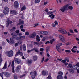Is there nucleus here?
Masks as SVG:
<instances>
[{
  "instance_id": "f257e3e1",
  "label": "nucleus",
  "mask_w": 79,
  "mask_h": 79,
  "mask_svg": "<svg viewBox=\"0 0 79 79\" xmlns=\"http://www.w3.org/2000/svg\"><path fill=\"white\" fill-rule=\"evenodd\" d=\"M58 31L60 33L63 34H66L67 33V31L64 30V29L62 28H59L58 29Z\"/></svg>"
},
{
  "instance_id": "f03ea898",
  "label": "nucleus",
  "mask_w": 79,
  "mask_h": 79,
  "mask_svg": "<svg viewBox=\"0 0 79 79\" xmlns=\"http://www.w3.org/2000/svg\"><path fill=\"white\" fill-rule=\"evenodd\" d=\"M30 74L31 76L32 79H34L35 78V77L37 75V72L36 71H35L34 72H31L30 73Z\"/></svg>"
},
{
  "instance_id": "7ed1b4c3",
  "label": "nucleus",
  "mask_w": 79,
  "mask_h": 79,
  "mask_svg": "<svg viewBox=\"0 0 79 79\" xmlns=\"http://www.w3.org/2000/svg\"><path fill=\"white\" fill-rule=\"evenodd\" d=\"M7 54L8 56L9 57H11V56H13V51L11 50L8 51L7 52Z\"/></svg>"
},
{
  "instance_id": "20e7f679",
  "label": "nucleus",
  "mask_w": 79,
  "mask_h": 79,
  "mask_svg": "<svg viewBox=\"0 0 79 79\" xmlns=\"http://www.w3.org/2000/svg\"><path fill=\"white\" fill-rule=\"evenodd\" d=\"M63 45V44L62 43H59L56 46V48L57 50L58 51V52L60 53L61 52V51H60V47H61V45Z\"/></svg>"
},
{
  "instance_id": "39448f33",
  "label": "nucleus",
  "mask_w": 79,
  "mask_h": 79,
  "mask_svg": "<svg viewBox=\"0 0 79 79\" xmlns=\"http://www.w3.org/2000/svg\"><path fill=\"white\" fill-rule=\"evenodd\" d=\"M15 62L17 64H20L21 63V60L19 59L16 58L15 59Z\"/></svg>"
},
{
  "instance_id": "423d86ee",
  "label": "nucleus",
  "mask_w": 79,
  "mask_h": 79,
  "mask_svg": "<svg viewBox=\"0 0 79 79\" xmlns=\"http://www.w3.org/2000/svg\"><path fill=\"white\" fill-rule=\"evenodd\" d=\"M59 37L60 40L63 42H65V39L63 36L61 35H59Z\"/></svg>"
},
{
  "instance_id": "0eeeda50",
  "label": "nucleus",
  "mask_w": 79,
  "mask_h": 79,
  "mask_svg": "<svg viewBox=\"0 0 79 79\" xmlns=\"http://www.w3.org/2000/svg\"><path fill=\"white\" fill-rule=\"evenodd\" d=\"M18 2L17 1H15L14 2V6L15 8H18Z\"/></svg>"
},
{
  "instance_id": "6e6552de",
  "label": "nucleus",
  "mask_w": 79,
  "mask_h": 79,
  "mask_svg": "<svg viewBox=\"0 0 79 79\" xmlns=\"http://www.w3.org/2000/svg\"><path fill=\"white\" fill-rule=\"evenodd\" d=\"M19 54L20 55H21V56H23V53L22 52H21V51H20V50H19L16 53L15 56V58L16 57V56H18V55Z\"/></svg>"
},
{
  "instance_id": "1a4fd4ad",
  "label": "nucleus",
  "mask_w": 79,
  "mask_h": 79,
  "mask_svg": "<svg viewBox=\"0 0 79 79\" xmlns=\"http://www.w3.org/2000/svg\"><path fill=\"white\" fill-rule=\"evenodd\" d=\"M68 6H69V4H67L65 6L62 7V8L60 9V10H67V7H68Z\"/></svg>"
},
{
  "instance_id": "9d476101",
  "label": "nucleus",
  "mask_w": 79,
  "mask_h": 79,
  "mask_svg": "<svg viewBox=\"0 0 79 79\" xmlns=\"http://www.w3.org/2000/svg\"><path fill=\"white\" fill-rule=\"evenodd\" d=\"M40 33L43 35H48V34H49V32L48 31H40Z\"/></svg>"
},
{
  "instance_id": "9b49d317",
  "label": "nucleus",
  "mask_w": 79,
  "mask_h": 79,
  "mask_svg": "<svg viewBox=\"0 0 79 79\" xmlns=\"http://www.w3.org/2000/svg\"><path fill=\"white\" fill-rule=\"evenodd\" d=\"M35 36H36V33L34 32L32 34L30 35L29 37L30 38H34Z\"/></svg>"
},
{
  "instance_id": "f8f14e48",
  "label": "nucleus",
  "mask_w": 79,
  "mask_h": 79,
  "mask_svg": "<svg viewBox=\"0 0 79 79\" xmlns=\"http://www.w3.org/2000/svg\"><path fill=\"white\" fill-rule=\"evenodd\" d=\"M12 23H13V22L10 21L9 20H7L6 22V27H8L9 24H12Z\"/></svg>"
},
{
  "instance_id": "ddd939ff",
  "label": "nucleus",
  "mask_w": 79,
  "mask_h": 79,
  "mask_svg": "<svg viewBox=\"0 0 79 79\" xmlns=\"http://www.w3.org/2000/svg\"><path fill=\"white\" fill-rule=\"evenodd\" d=\"M11 66L12 67V71L13 73H14L15 72V69H14V68H15V67L14 66V61H13L12 62Z\"/></svg>"
},
{
  "instance_id": "4468645a",
  "label": "nucleus",
  "mask_w": 79,
  "mask_h": 79,
  "mask_svg": "<svg viewBox=\"0 0 79 79\" xmlns=\"http://www.w3.org/2000/svg\"><path fill=\"white\" fill-rule=\"evenodd\" d=\"M7 68V62L6 61L5 63L4 64V65L3 67L2 68V69H6Z\"/></svg>"
},
{
  "instance_id": "2eb2a0df",
  "label": "nucleus",
  "mask_w": 79,
  "mask_h": 79,
  "mask_svg": "<svg viewBox=\"0 0 79 79\" xmlns=\"http://www.w3.org/2000/svg\"><path fill=\"white\" fill-rule=\"evenodd\" d=\"M42 73L43 76H45L46 74H48V72L47 71H43L42 72Z\"/></svg>"
},
{
  "instance_id": "dca6fc26",
  "label": "nucleus",
  "mask_w": 79,
  "mask_h": 79,
  "mask_svg": "<svg viewBox=\"0 0 79 79\" xmlns=\"http://www.w3.org/2000/svg\"><path fill=\"white\" fill-rule=\"evenodd\" d=\"M25 39V36H20V41H22L23 40Z\"/></svg>"
},
{
  "instance_id": "f3484780",
  "label": "nucleus",
  "mask_w": 79,
  "mask_h": 79,
  "mask_svg": "<svg viewBox=\"0 0 79 79\" xmlns=\"http://www.w3.org/2000/svg\"><path fill=\"white\" fill-rule=\"evenodd\" d=\"M10 73L8 72H5L4 73V75L6 77H9L10 76Z\"/></svg>"
},
{
  "instance_id": "a211bd4d",
  "label": "nucleus",
  "mask_w": 79,
  "mask_h": 79,
  "mask_svg": "<svg viewBox=\"0 0 79 79\" xmlns=\"http://www.w3.org/2000/svg\"><path fill=\"white\" fill-rule=\"evenodd\" d=\"M19 24H24V21L21 20H19Z\"/></svg>"
},
{
  "instance_id": "6ab92c4d",
  "label": "nucleus",
  "mask_w": 79,
  "mask_h": 79,
  "mask_svg": "<svg viewBox=\"0 0 79 79\" xmlns=\"http://www.w3.org/2000/svg\"><path fill=\"white\" fill-rule=\"evenodd\" d=\"M57 79H63V76L61 75H59L57 76Z\"/></svg>"
},
{
  "instance_id": "aec40b11",
  "label": "nucleus",
  "mask_w": 79,
  "mask_h": 79,
  "mask_svg": "<svg viewBox=\"0 0 79 79\" xmlns=\"http://www.w3.org/2000/svg\"><path fill=\"white\" fill-rule=\"evenodd\" d=\"M10 13L13 14L14 13L15 15H16L17 14V12L16 11L14 10H10Z\"/></svg>"
},
{
  "instance_id": "412c9836",
  "label": "nucleus",
  "mask_w": 79,
  "mask_h": 79,
  "mask_svg": "<svg viewBox=\"0 0 79 79\" xmlns=\"http://www.w3.org/2000/svg\"><path fill=\"white\" fill-rule=\"evenodd\" d=\"M20 68H21V66L19 65L16 68L15 71H19V70H20Z\"/></svg>"
},
{
  "instance_id": "4be33fe9",
  "label": "nucleus",
  "mask_w": 79,
  "mask_h": 79,
  "mask_svg": "<svg viewBox=\"0 0 79 79\" xmlns=\"http://www.w3.org/2000/svg\"><path fill=\"white\" fill-rule=\"evenodd\" d=\"M9 12V10H4L3 11V13L4 15H7L8 12Z\"/></svg>"
},
{
  "instance_id": "5701e85b",
  "label": "nucleus",
  "mask_w": 79,
  "mask_h": 79,
  "mask_svg": "<svg viewBox=\"0 0 79 79\" xmlns=\"http://www.w3.org/2000/svg\"><path fill=\"white\" fill-rule=\"evenodd\" d=\"M49 17H51V19H53L55 18V15H53V14H51L49 16Z\"/></svg>"
},
{
  "instance_id": "b1692460",
  "label": "nucleus",
  "mask_w": 79,
  "mask_h": 79,
  "mask_svg": "<svg viewBox=\"0 0 79 79\" xmlns=\"http://www.w3.org/2000/svg\"><path fill=\"white\" fill-rule=\"evenodd\" d=\"M40 40V37L39 35L36 36V41L37 42H39Z\"/></svg>"
},
{
  "instance_id": "393cba45",
  "label": "nucleus",
  "mask_w": 79,
  "mask_h": 79,
  "mask_svg": "<svg viewBox=\"0 0 79 79\" xmlns=\"http://www.w3.org/2000/svg\"><path fill=\"white\" fill-rule=\"evenodd\" d=\"M33 60L34 61H36V60H37V56H33Z\"/></svg>"
},
{
  "instance_id": "a878e982",
  "label": "nucleus",
  "mask_w": 79,
  "mask_h": 79,
  "mask_svg": "<svg viewBox=\"0 0 79 79\" xmlns=\"http://www.w3.org/2000/svg\"><path fill=\"white\" fill-rule=\"evenodd\" d=\"M23 50L24 51H26V45L24 44H23Z\"/></svg>"
},
{
  "instance_id": "bb28decb",
  "label": "nucleus",
  "mask_w": 79,
  "mask_h": 79,
  "mask_svg": "<svg viewBox=\"0 0 79 79\" xmlns=\"http://www.w3.org/2000/svg\"><path fill=\"white\" fill-rule=\"evenodd\" d=\"M27 62L28 64H31L32 63V60H27Z\"/></svg>"
},
{
  "instance_id": "cd10ccee",
  "label": "nucleus",
  "mask_w": 79,
  "mask_h": 79,
  "mask_svg": "<svg viewBox=\"0 0 79 79\" xmlns=\"http://www.w3.org/2000/svg\"><path fill=\"white\" fill-rule=\"evenodd\" d=\"M47 39H48V37H44L42 39V41H44L45 40H46Z\"/></svg>"
},
{
  "instance_id": "c85d7f7f",
  "label": "nucleus",
  "mask_w": 79,
  "mask_h": 79,
  "mask_svg": "<svg viewBox=\"0 0 79 79\" xmlns=\"http://www.w3.org/2000/svg\"><path fill=\"white\" fill-rule=\"evenodd\" d=\"M73 67L74 69H77V68H78V67L75 65H73Z\"/></svg>"
},
{
  "instance_id": "c756f323",
  "label": "nucleus",
  "mask_w": 79,
  "mask_h": 79,
  "mask_svg": "<svg viewBox=\"0 0 79 79\" xmlns=\"http://www.w3.org/2000/svg\"><path fill=\"white\" fill-rule=\"evenodd\" d=\"M58 74L59 75L62 76V75H63V73L62 72L60 71L58 73Z\"/></svg>"
},
{
  "instance_id": "7c9ffc66",
  "label": "nucleus",
  "mask_w": 79,
  "mask_h": 79,
  "mask_svg": "<svg viewBox=\"0 0 79 79\" xmlns=\"http://www.w3.org/2000/svg\"><path fill=\"white\" fill-rule=\"evenodd\" d=\"M10 42L11 44H13L14 43V40L12 39V38H10Z\"/></svg>"
},
{
  "instance_id": "2f4dec72",
  "label": "nucleus",
  "mask_w": 79,
  "mask_h": 79,
  "mask_svg": "<svg viewBox=\"0 0 79 79\" xmlns=\"http://www.w3.org/2000/svg\"><path fill=\"white\" fill-rule=\"evenodd\" d=\"M34 44L35 45H40V43L39 42H34Z\"/></svg>"
},
{
  "instance_id": "473e14b6",
  "label": "nucleus",
  "mask_w": 79,
  "mask_h": 79,
  "mask_svg": "<svg viewBox=\"0 0 79 79\" xmlns=\"http://www.w3.org/2000/svg\"><path fill=\"white\" fill-rule=\"evenodd\" d=\"M35 3H38L40 2V0H35Z\"/></svg>"
},
{
  "instance_id": "72a5a7b5",
  "label": "nucleus",
  "mask_w": 79,
  "mask_h": 79,
  "mask_svg": "<svg viewBox=\"0 0 79 79\" xmlns=\"http://www.w3.org/2000/svg\"><path fill=\"white\" fill-rule=\"evenodd\" d=\"M26 10V6H23L21 9V10Z\"/></svg>"
},
{
  "instance_id": "f704fd0d",
  "label": "nucleus",
  "mask_w": 79,
  "mask_h": 79,
  "mask_svg": "<svg viewBox=\"0 0 79 79\" xmlns=\"http://www.w3.org/2000/svg\"><path fill=\"white\" fill-rule=\"evenodd\" d=\"M50 49V47H47L46 48V52H49Z\"/></svg>"
},
{
  "instance_id": "c9c22d12",
  "label": "nucleus",
  "mask_w": 79,
  "mask_h": 79,
  "mask_svg": "<svg viewBox=\"0 0 79 79\" xmlns=\"http://www.w3.org/2000/svg\"><path fill=\"white\" fill-rule=\"evenodd\" d=\"M15 29L16 28H15V27H14L12 29L10 30V31L11 32H13V31H15Z\"/></svg>"
},
{
  "instance_id": "e433bc0d",
  "label": "nucleus",
  "mask_w": 79,
  "mask_h": 79,
  "mask_svg": "<svg viewBox=\"0 0 79 79\" xmlns=\"http://www.w3.org/2000/svg\"><path fill=\"white\" fill-rule=\"evenodd\" d=\"M3 74H4V72L1 73L0 74V75L2 77V79H3Z\"/></svg>"
},
{
  "instance_id": "4c0bfd02",
  "label": "nucleus",
  "mask_w": 79,
  "mask_h": 79,
  "mask_svg": "<svg viewBox=\"0 0 79 79\" xmlns=\"http://www.w3.org/2000/svg\"><path fill=\"white\" fill-rule=\"evenodd\" d=\"M33 50H35V52H37V53H39V50L37 49V48H36L35 49L34 48V49Z\"/></svg>"
},
{
  "instance_id": "58836bf2",
  "label": "nucleus",
  "mask_w": 79,
  "mask_h": 79,
  "mask_svg": "<svg viewBox=\"0 0 79 79\" xmlns=\"http://www.w3.org/2000/svg\"><path fill=\"white\" fill-rule=\"evenodd\" d=\"M68 67H69V68H72V64L69 63L67 66V68H68Z\"/></svg>"
},
{
  "instance_id": "ea45409f",
  "label": "nucleus",
  "mask_w": 79,
  "mask_h": 79,
  "mask_svg": "<svg viewBox=\"0 0 79 79\" xmlns=\"http://www.w3.org/2000/svg\"><path fill=\"white\" fill-rule=\"evenodd\" d=\"M1 54H0V66H1V63L2 62V59L0 58H1Z\"/></svg>"
},
{
  "instance_id": "a19ab883",
  "label": "nucleus",
  "mask_w": 79,
  "mask_h": 79,
  "mask_svg": "<svg viewBox=\"0 0 79 79\" xmlns=\"http://www.w3.org/2000/svg\"><path fill=\"white\" fill-rule=\"evenodd\" d=\"M4 10H9V8L7 7H5L4 8Z\"/></svg>"
},
{
  "instance_id": "79ce46f5",
  "label": "nucleus",
  "mask_w": 79,
  "mask_h": 79,
  "mask_svg": "<svg viewBox=\"0 0 79 79\" xmlns=\"http://www.w3.org/2000/svg\"><path fill=\"white\" fill-rule=\"evenodd\" d=\"M65 52H66V53H71V52L70 50H66L65 51Z\"/></svg>"
},
{
  "instance_id": "37998d69",
  "label": "nucleus",
  "mask_w": 79,
  "mask_h": 79,
  "mask_svg": "<svg viewBox=\"0 0 79 79\" xmlns=\"http://www.w3.org/2000/svg\"><path fill=\"white\" fill-rule=\"evenodd\" d=\"M54 41H55V40L54 39H53L51 40V41H50L51 44H53V42H54Z\"/></svg>"
},
{
  "instance_id": "c03bdc74",
  "label": "nucleus",
  "mask_w": 79,
  "mask_h": 79,
  "mask_svg": "<svg viewBox=\"0 0 79 79\" xmlns=\"http://www.w3.org/2000/svg\"><path fill=\"white\" fill-rule=\"evenodd\" d=\"M0 16L1 18H3V16H4V15H3V14L2 13H1L0 14Z\"/></svg>"
},
{
  "instance_id": "a18cd8bd",
  "label": "nucleus",
  "mask_w": 79,
  "mask_h": 79,
  "mask_svg": "<svg viewBox=\"0 0 79 79\" xmlns=\"http://www.w3.org/2000/svg\"><path fill=\"white\" fill-rule=\"evenodd\" d=\"M15 39L16 40H19L20 41V36L16 38Z\"/></svg>"
},
{
  "instance_id": "49530a36",
  "label": "nucleus",
  "mask_w": 79,
  "mask_h": 79,
  "mask_svg": "<svg viewBox=\"0 0 79 79\" xmlns=\"http://www.w3.org/2000/svg\"><path fill=\"white\" fill-rule=\"evenodd\" d=\"M54 23L56 26V25H58V23L56 21H55V22H54Z\"/></svg>"
},
{
  "instance_id": "de8ad7c7",
  "label": "nucleus",
  "mask_w": 79,
  "mask_h": 79,
  "mask_svg": "<svg viewBox=\"0 0 79 79\" xmlns=\"http://www.w3.org/2000/svg\"><path fill=\"white\" fill-rule=\"evenodd\" d=\"M74 50L75 49H71L72 52H73V53H76V51H74Z\"/></svg>"
},
{
  "instance_id": "09e8293b",
  "label": "nucleus",
  "mask_w": 79,
  "mask_h": 79,
  "mask_svg": "<svg viewBox=\"0 0 79 79\" xmlns=\"http://www.w3.org/2000/svg\"><path fill=\"white\" fill-rule=\"evenodd\" d=\"M70 32H71V33H72V34H74V31H73L72 30V29H70Z\"/></svg>"
},
{
  "instance_id": "8fccbe9b",
  "label": "nucleus",
  "mask_w": 79,
  "mask_h": 79,
  "mask_svg": "<svg viewBox=\"0 0 79 79\" xmlns=\"http://www.w3.org/2000/svg\"><path fill=\"white\" fill-rule=\"evenodd\" d=\"M47 78L48 79H52V77H51V76L49 75Z\"/></svg>"
},
{
  "instance_id": "3c124183",
  "label": "nucleus",
  "mask_w": 79,
  "mask_h": 79,
  "mask_svg": "<svg viewBox=\"0 0 79 79\" xmlns=\"http://www.w3.org/2000/svg\"><path fill=\"white\" fill-rule=\"evenodd\" d=\"M68 8L69 9V10H72L73 9V7L71 6H69Z\"/></svg>"
},
{
  "instance_id": "603ef678",
  "label": "nucleus",
  "mask_w": 79,
  "mask_h": 79,
  "mask_svg": "<svg viewBox=\"0 0 79 79\" xmlns=\"http://www.w3.org/2000/svg\"><path fill=\"white\" fill-rule=\"evenodd\" d=\"M25 35H29V32L27 31L25 33Z\"/></svg>"
},
{
  "instance_id": "864d4df0",
  "label": "nucleus",
  "mask_w": 79,
  "mask_h": 79,
  "mask_svg": "<svg viewBox=\"0 0 79 79\" xmlns=\"http://www.w3.org/2000/svg\"><path fill=\"white\" fill-rule=\"evenodd\" d=\"M66 60H63L61 61L62 63H66Z\"/></svg>"
},
{
  "instance_id": "5fc2aeb1",
  "label": "nucleus",
  "mask_w": 79,
  "mask_h": 79,
  "mask_svg": "<svg viewBox=\"0 0 79 79\" xmlns=\"http://www.w3.org/2000/svg\"><path fill=\"white\" fill-rule=\"evenodd\" d=\"M21 31L23 32H25V30L23 29H21Z\"/></svg>"
},
{
  "instance_id": "6e6d98bb",
  "label": "nucleus",
  "mask_w": 79,
  "mask_h": 79,
  "mask_svg": "<svg viewBox=\"0 0 79 79\" xmlns=\"http://www.w3.org/2000/svg\"><path fill=\"white\" fill-rule=\"evenodd\" d=\"M14 79H18V77H17V76H14Z\"/></svg>"
},
{
  "instance_id": "4d7b16f0",
  "label": "nucleus",
  "mask_w": 79,
  "mask_h": 79,
  "mask_svg": "<svg viewBox=\"0 0 79 79\" xmlns=\"http://www.w3.org/2000/svg\"><path fill=\"white\" fill-rule=\"evenodd\" d=\"M16 35H13L12 36V39H14L16 38Z\"/></svg>"
},
{
  "instance_id": "13d9d810",
  "label": "nucleus",
  "mask_w": 79,
  "mask_h": 79,
  "mask_svg": "<svg viewBox=\"0 0 79 79\" xmlns=\"http://www.w3.org/2000/svg\"><path fill=\"white\" fill-rule=\"evenodd\" d=\"M18 45V43H16L15 44V47H17Z\"/></svg>"
},
{
  "instance_id": "bf43d9fd",
  "label": "nucleus",
  "mask_w": 79,
  "mask_h": 79,
  "mask_svg": "<svg viewBox=\"0 0 79 79\" xmlns=\"http://www.w3.org/2000/svg\"><path fill=\"white\" fill-rule=\"evenodd\" d=\"M70 71L71 73H74V70H70Z\"/></svg>"
},
{
  "instance_id": "052dcab7",
  "label": "nucleus",
  "mask_w": 79,
  "mask_h": 79,
  "mask_svg": "<svg viewBox=\"0 0 79 79\" xmlns=\"http://www.w3.org/2000/svg\"><path fill=\"white\" fill-rule=\"evenodd\" d=\"M74 32H76V33H78V31L76 29H75L74 30Z\"/></svg>"
},
{
  "instance_id": "680f3d73",
  "label": "nucleus",
  "mask_w": 79,
  "mask_h": 79,
  "mask_svg": "<svg viewBox=\"0 0 79 79\" xmlns=\"http://www.w3.org/2000/svg\"><path fill=\"white\" fill-rule=\"evenodd\" d=\"M44 59H45V58L44 57L43 58H42V60H41V62L42 63V62H43V61H44Z\"/></svg>"
},
{
  "instance_id": "e2e57ef3",
  "label": "nucleus",
  "mask_w": 79,
  "mask_h": 79,
  "mask_svg": "<svg viewBox=\"0 0 79 79\" xmlns=\"http://www.w3.org/2000/svg\"><path fill=\"white\" fill-rule=\"evenodd\" d=\"M39 25V24H35V25L33 26L34 27H36V26H37Z\"/></svg>"
},
{
  "instance_id": "0e129e2a",
  "label": "nucleus",
  "mask_w": 79,
  "mask_h": 79,
  "mask_svg": "<svg viewBox=\"0 0 79 79\" xmlns=\"http://www.w3.org/2000/svg\"><path fill=\"white\" fill-rule=\"evenodd\" d=\"M32 50H34L32 49V50H28L27 52L28 53H30V52H31V51H32Z\"/></svg>"
},
{
  "instance_id": "69168bd1",
  "label": "nucleus",
  "mask_w": 79,
  "mask_h": 79,
  "mask_svg": "<svg viewBox=\"0 0 79 79\" xmlns=\"http://www.w3.org/2000/svg\"><path fill=\"white\" fill-rule=\"evenodd\" d=\"M48 60H49V59H48V58H47L44 61L45 62H47V61H48Z\"/></svg>"
},
{
  "instance_id": "338daca9",
  "label": "nucleus",
  "mask_w": 79,
  "mask_h": 79,
  "mask_svg": "<svg viewBox=\"0 0 79 79\" xmlns=\"http://www.w3.org/2000/svg\"><path fill=\"white\" fill-rule=\"evenodd\" d=\"M23 27H24L23 25H21V26L20 27V29H22V28H23Z\"/></svg>"
},
{
  "instance_id": "774afa93",
  "label": "nucleus",
  "mask_w": 79,
  "mask_h": 79,
  "mask_svg": "<svg viewBox=\"0 0 79 79\" xmlns=\"http://www.w3.org/2000/svg\"><path fill=\"white\" fill-rule=\"evenodd\" d=\"M76 65V66L78 67H78H79V63H78Z\"/></svg>"
}]
</instances>
